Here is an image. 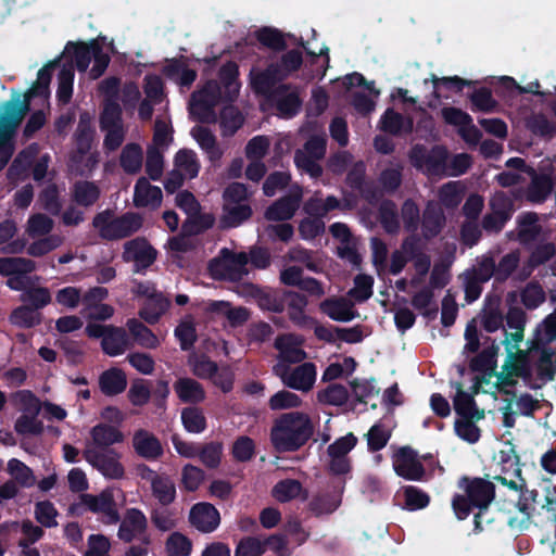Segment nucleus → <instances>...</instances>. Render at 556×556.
<instances>
[{"label": "nucleus", "mask_w": 556, "mask_h": 556, "mask_svg": "<svg viewBox=\"0 0 556 556\" xmlns=\"http://www.w3.org/2000/svg\"><path fill=\"white\" fill-rule=\"evenodd\" d=\"M167 556H189L192 552L191 540L180 532H173L166 540Z\"/></svg>", "instance_id": "774afa93"}, {"label": "nucleus", "mask_w": 556, "mask_h": 556, "mask_svg": "<svg viewBox=\"0 0 556 556\" xmlns=\"http://www.w3.org/2000/svg\"><path fill=\"white\" fill-rule=\"evenodd\" d=\"M278 376L286 387L307 392L316 381V366L311 362L303 363L294 368L285 366L278 372Z\"/></svg>", "instance_id": "4468645a"}, {"label": "nucleus", "mask_w": 556, "mask_h": 556, "mask_svg": "<svg viewBox=\"0 0 556 556\" xmlns=\"http://www.w3.org/2000/svg\"><path fill=\"white\" fill-rule=\"evenodd\" d=\"M220 101H224V91H222L217 80L210 79L201 89L192 92L190 99L191 113H194L195 109L202 112H210Z\"/></svg>", "instance_id": "a211bd4d"}, {"label": "nucleus", "mask_w": 556, "mask_h": 556, "mask_svg": "<svg viewBox=\"0 0 556 556\" xmlns=\"http://www.w3.org/2000/svg\"><path fill=\"white\" fill-rule=\"evenodd\" d=\"M463 494L455 493L451 501L453 513L457 520L467 519L475 509L490 507L496 496V486L489 479L463 476L458 480Z\"/></svg>", "instance_id": "f03ea898"}, {"label": "nucleus", "mask_w": 556, "mask_h": 556, "mask_svg": "<svg viewBox=\"0 0 556 556\" xmlns=\"http://www.w3.org/2000/svg\"><path fill=\"white\" fill-rule=\"evenodd\" d=\"M257 41L276 52L285 51L288 47L285 35L275 27L264 26L255 31Z\"/></svg>", "instance_id": "8fccbe9b"}, {"label": "nucleus", "mask_w": 556, "mask_h": 556, "mask_svg": "<svg viewBox=\"0 0 556 556\" xmlns=\"http://www.w3.org/2000/svg\"><path fill=\"white\" fill-rule=\"evenodd\" d=\"M215 218L212 214L197 213L189 214L188 218L181 226V231L185 236H197L203 233L214 226Z\"/></svg>", "instance_id": "49530a36"}, {"label": "nucleus", "mask_w": 556, "mask_h": 556, "mask_svg": "<svg viewBox=\"0 0 556 556\" xmlns=\"http://www.w3.org/2000/svg\"><path fill=\"white\" fill-rule=\"evenodd\" d=\"M302 189L296 186L290 192L271 203L265 211V218L271 222L291 219L298 211L302 200Z\"/></svg>", "instance_id": "dca6fc26"}, {"label": "nucleus", "mask_w": 556, "mask_h": 556, "mask_svg": "<svg viewBox=\"0 0 556 556\" xmlns=\"http://www.w3.org/2000/svg\"><path fill=\"white\" fill-rule=\"evenodd\" d=\"M152 495L163 506H168L176 498V486L173 479L167 475L156 477L151 484Z\"/></svg>", "instance_id": "37998d69"}, {"label": "nucleus", "mask_w": 556, "mask_h": 556, "mask_svg": "<svg viewBox=\"0 0 556 556\" xmlns=\"http://www.w3.org/2000/svg\"><path fill=\"white\" fill-rule=\"evenodd\" d=\"M143 152L140 144L130 142L123 148L119 156V164L126 174H138L141 170Z\"/></svg>", "instance_id": "58836bf2"}, {"label": "nucleus", "mask_w": 556, "mask_h": 556, "mask_svg": "<svg viewBox=\"0 0 556 556\" xmlns=\"http://www.w3.org/2000/svg\"><path fill=\"white\" fill-rule=\"evenodd\" d=\"M162 190L157 186H153L146 177H140L134 188V204L136 207L156 208L162 203Z\"/></svg>", "instance_id": "4be33fe9"}, {"label": "nucleus", "mask_w": 556, "mask_h": 556, "mask_svg": "<svg viewBox=\"0 0 556 556\" xmlns=\"http://www.w3.org/2000/svg\"><path fill=\"white\" fill-rule=\"evenodd\" d=\"M79 500V503L70 506L71 514L81 515V506H85L87 510L93 514L103 515L102 521L106 525H115L119 521L121 517L111 490L105 489L98 495L83 493Z\"/></svg>", "instance_id": "0eeeda50"}, {"label": "nucleus", "mask_w": 556, "mask_h": 556, "mask_svg": "<svg viewBox=\"0 0 556 556\" xmlns=\"http://www.w3.org/2000/svg\"><path fill=\"white\" fill-rule=\"evenodd\" d=\"M453 404L456 414L462 418H476V420L484 418V410L478 408L472 394L464 391L460 383H457V392Z\"/></svg>", "instance_id": "e433bc0d"}, {"label": "nucleus", "mask_w": 556, "mask_h": 556, "mask_svg": "<svg viewBox=\"0 0 556 556\" xmlns=\"http://www.w3.org/2000/svg\"><path fill=\"white\" fill-rule=\"evenodd\" d=\"M100 194V188L93 181L88 180L76 181L72 189L74 202L85 207L93 205L99 200Z\"/></svg>", "instance_id": "a19ab883"}, {"label": "nucleus", "mask_w": 556, "mask_h": 556, "mask_svg": "<svg viewBox=\"0 0 556 556\" xmlns=\"http://www.w3.org/2000/svg\"><path fill=\"white\" fill-rule=\"evenodd\" d=\"M464 292L467 303L477 301L482 291V285L495 279V255L492 251L476 258V265L464 271Z\"/></svg>", "instance_id": "423d86ee"}, {"label": "nucleus", "mask_w": 556, "mask_h": 556, "mask_svg": "<svg viewBox=\"0 0 556 556\" xmlns=\"http://www.w3.org/2000/svg\"><path fill=\"white\" fill-rule=\"evenodd\" d=\"M99 389L105 396L112 397L123 393L127 388V376L119 367H111L99 376Z\"/></svg>", "instance_id": "5701e85b"}, {"label": "nucleus", "mask_w": 556, "mask_h": 556, "mask_svg": "<svg viewBox=\"0 0 556 556\" xmlns=\"http://www.w3.org/2000/svg\"><path fill=\"white\" fill-rule=\"evenodd\" d=\"M170 306V301L162 292L153 298L146 300L142 307L139 309L138 315L149 325L159 323L161 317L167 312Z\"/></svg>", "instance_id": "72a5a7b5"}, {"label": "nucleus", "mask_w": 556, "mask_h": 556, "mask_svg": "<svg viewBox=\"0 0 556 556\" xmlns=\"http://www.w3.org/2000/svg\"><path fill=\"white\" fill-rule=\"evenodd\" d=\"M163 75L182 88H190L198 77L195 70L189 68L181 59H170L162 70Z\"/></svg>", "instance_id": "cd10ccee"}, {"label": "nucleus", "mask_w": 556, "mask_h": 556, "mask_svg": "<svg viewBox=\"0 0 556 556\" xmlns=\"http://www.w3.org/2000/svg\"><path fill=\"white\" fill-rule=\"evenodd\" d=\"M303 486L299 480L283 479L278 481L271 491L273 496L280 503H287L296 498Z\"/></svg>", "instance_id": "e2e57ef3"}, {"label": "nucleus", "mask_w": 556, "mask_h": 556, "mask_svg": "<svg viewBox=\"0 0 556 556\" xmlns=\"http://www.w3.org/2000/svg\"><path fill=\"white\" fill-rule=\"evenodd\" d=\"M143 224L140 214L127 212L111 219L110 211L98 213L92 219V226L99 230L102 239L114 241L128 238L136 233Z\"/></svg>", "instance_id": "39448f33"}, {"label": "nucleus", "mask_w": 556, "mask_h": 556, "mask_svg": "<svg viewBox=\"0 0 556 556\" xmlns=\"http://www.w3.org/2000/svg\"><path fill=\"white\" fill-rule=\"evenodd\" d=\"M93 138L94 128L91 124L90 116L87 112H84L79 115L78 125L74 134L76 152L80 157H84L90 152Z\"/></svg>", "instance_id": "c756f323"}, {"label": "nucleus", "mask_w": 556, "mask_h": 556, "mask_svg": "<svg viewBox=\"0 0 556 556\" xmlns=\"http://www.w3.org/2000/svg\"><path fill=\"white\" fill-rule=\"evenodd\" d=\"M402 491L404 496V508L409 511L424 509L430 503L429 494L418 486L405 485Z\"/></svg>", "instance_id": "0e129e2a"}, {"label": "nucleus", "mask_w": 556, "mask_h": 556, "mask_svg": "<svg viewBox=\"0 0 556 556\" xmlns=\"http://www.w3.org/2000/svg\"><path fill=\"white\" fill-rule=\"evenodd\" d=\"M218 78L224 88V102H233L239 96V67L236 62L228 61L218 71Z\"/></svg>", "instance_id": "a878e982"}, {"label": "nucleus", "mask_w": 556, "mask_h": 556, "mask_svg": "<svg viewBox=\"0 0 556 556\" xmlns=\"http://www.w3.org/2000/svg\"><path fill=\"white\" fill-rule=\"evenodd\" d=\"M471 111L491 113L498 106L497 101L493 98L492 91L488 87L475 89L469 94Z\"/></svg>", "instance_id": "052dcab7"}, {"label": "nucleus", "mask_w": 556, "mask_h": 556, "mask_svg": "<svg viewBox=\"0 0 556 556\" xmlns=\"http://www.w3.org/2000/svg\"><path fill=\"white\" fill-rule=\"evenodd\" d=\"M303 64V53L299 49H291L277 61L270 62L265 70L252 78L255 92H266L268 89L283 81L299 71Z\"/></svg>", "instance_id": "20e7f679"}, {"label": "nucleus", "mask_w": 556, "mask_h": 556, "mask_svg": "<svg viewBox=\"0 0 556 556\" xmlns=\"http://www.w3.org/2000/svg\"><path fill=\"white\" fill-rule=\"evenodd\" d=\"M157 252L144 237H137L124 244L122 258L134 262L136 271L150 267L156 260Z\"/></svg>", "instance_id": "2eb2a0df"}, {"label": "nucleus", "mask_w": 556, "mask_h": 556, "mask_svg": "<svg viewBox=\"0 0 556 556\" xmlns=\"http://www.w3.org/2000/svg\"><path fill=\"white\" fill-rule=\"evenodd\" d=\"M283 300L285 307H288L290 320L296 326H305L308 320V317L304 313L308 303L306 296L299 292L283 290Z\"/></svg>", "instance_id": "c9c22d12"}, {"label": "nucleus", "mask_w": 556, "mask_h": 556, "mask_svg": "<svg viewBox=\"0 0 556 556\" xmlns=\"http://www.w3.org/2000/svg\"><path fill=\"white\" fill-rule=\"evenodd\" d=\"M410 159L416 166H425L428 174L441 175L445 172L448 151L444 146H433L429 151L421 146L416 144L412 148Z\"/></svg>", "instance_id": "ddd939ff"}, {"label": "nucleus", "mask_w": 556, "mask_h": 556, "mask_svg": "<svg viewBox=\"0 0 556 556\" xmlns=\"http://www.w3.org/2000/svg\"><path fill=\"white\" fill-rule=\"evenodd\" d=\"M528 130L535 137L551 141L556 136V123L543 113H535L526 122Z\"/></svg>", "instance_id": "4c0bfd02"}, {"label": "nucleus", "mask_w": 556, "mask_h": 556, "mask_svg": "<svg viewBox=\"0 0 556 556\" xmlns=\"http://www.w3.org/2000/svg\"><path fill=\"white\" fill-rule=\"evenodd\" d=\"M248 263L249 257L247 253H236L228 249H223L222 257L213 258L208 267L213 277L238 282L249 274L247 268Z\"/></svg>", "instance_id": "6e6552de"}, {"label": "nucleus", "mask_w": 556, "mask_h": 556, "mask_svg": "<svg viewBox=\"0 0 556 556\" xmlns=\"http://www.w3.org/2000/svg\"><path fill=\"white\" fill-rule=\"evenodd\" d=\"M531 350L540 351V357L536 364L538 377L543 381L554 380L556 376V349L533 343Z\"/></svg>", "instance_id": "7c9ffc66"}, {"label": "nucleus", "mask_w": 556, "mask_h": 556, "mask_svg": "<svg viewBox=\"0 0 556 556\" xmlns=\"http://www.w3.org/2000/svg\"><path fill=\"white\" fill-rule=\"evenodd\" d=\"M445 215L441 206L434 202H428L421 219V232L426 240H431L438 237L444 225Z\"/></svg>", "instance_id": "412c9836"}, {"label": "nucleus", "mask_w": 556, "mask_h": 556, "mask_svg": "<svg viewBox=\"0 0 556 556\" xmlns=\"http://www.w3.org/2000/svg\"><path fill=\"white\" fill-rule=\"evenodd\" d=\"M100 129L124 126L123 110L118 101L104 100L99 117Z\"/></svg>", "instance_id": "4d7b16f0"}, {"label": "nucleus", "mask_w": 556, "mask_h": 556, "mask_svg": "<svg viewBox=\"0 0 556 556\" xmlns=\"http://www.w3.org/2000/svg\"><path fill=\"white\" fill-rule=\"evenodd\" d=\"M50 94L49 86L35 81L22 96L14 92L12 98L0 104V140L14 137L24 117L30 110L34 98H47Z\"/></svg>", "instance_id": "7ed1b4c3"}, {"label": "nucleus", "mask_w": 556, "mask_h": 556, "mask_svg": "<svg viewBox=\"0 0 556 556\" xmlns=\"http://www.w3.org/2000/svg\"><path fill=\"white\" fill-rule=\"evenodd\" d=\"M556 256V244L554 242H541L530 252L526 262L529 274L541 265L546 264Z\"/></svg>", "instance_id": "6e6d98bb"}, {"label": "nucleus", "mask_w": 556, "mask_h": 556, "mask_svg": "<svg viewBox=\"0 0 556 556\" xmlns=\"http://www.w3.org/2000/svg\"><path fill=\"white\" fill-rule=\"evenodd\" d=\"M189 522L198 531L202 533H211L218 528L220 523V514L211 503H197L190 509Z\"/></svg>", "instance_id": "f3484780"}, {"label": "nucleus", "mask_w": 556, "mask_h": 556, "mask_svg": "<svg viewBox=\"0 0 556 556\" xmlns=\"http://www.w3.org/2000/svg\"><path fill=\"white\" fill-rule=\"evenodd\" d=\"M532 179L528 187V200L533 203H542L552 193L554 180L547 174H531Z\"/></svg>", "instance_id": "ea45409f"}, {"label": "nucleus", "mask_w": 556, "mask_h": 556, "mask_svg": "<svg viewBox=\"0 0 556 556\" xmlns=\"http://www.w3.org/2000/svg\"><path fill=\"white\" fill-rule=\"evenodd\" d=\"M316 427L308 414L294 410L279 415L270 429L271 446L278 453L300 451L313 438Z\"/></svg>", "instance_id": "f257e3e1"}, {"label": "nucleus", "mask_w": 556, "mask_h": 556, "mask_svg": "<svg viewBox=\"0 0 556 556\" xmlns=\"http://www.w3.org/2000/svg\"><path fill=\"white\" fill-rule=\"evenodd\" d=\"M224 445L219 441L200 443L197 457L207 469H216L222 463Z\"/></svg>", "instance_id": "3c124183"}, {"label": "nucleus", "mask_w": 556, "mask_h": 556, "mask_svg": "<svg viewBox=\"0 0 556 556\" xmlns=\"http://www.w3.org/2000/svg\"><path fill=\"white\" fill-rule=\"evenodd\" d=\"M174 390L182 403L199 404L205 400V391L200 382L192 378H179L174 383Z\"/></svg>", "instance_id": "2f4dec72"}, {"label": "nucleus", "mask_w": 556, "mask_h": 556, "mask_svg": "<svg viewBox=\"0 0 556 556\" xmlns=\"http://www.w3.org/2000/svg\"><path fill=\"white\" fill-rule=\"evenodd\" d=\"M392 465L394 472L405 480H425V466L418 459L417 452L408 445L401 446L393 453Z\"/></svg>", "instance_id": "f8f14e48"}, {"label": "nucleus", "mask_w": 556, "mask_h": 556, "mask_svg": "<svg viewBox=\"0 0 556 556\" xmlns=\"http://www.w3.org/2000/svg\"><path fill=\"white\" fill-rule=\"evenodd\" d=\"M504 371H509L516 377L525 380L531 378L532 371L528 352L519 350L517 353H508L507 361L503 366Z\"/></svg>", "instance_id": "c03bdc74"}, {"label": "nucleus", "mask_w": 556, "mask_h": 556, "mask_svg": "<svg viewBox=\"0 0 556 556\" xmlns=\"http://www.w3.org/2000/svg\"><path fill=\"white\" fill-rule=\"evenodd\" d=\"M90 437L94 448L105 451L113 444L124 442V433L114 426L100 422L91 428Z\"/></svg>", "instance_id": "bb28decb"}, {"label": "nucleus", "mask_w": 556, "mask_h": 556, "mask_svg": "<svg viewBox=\"0 0 556 556\" xmlns=\"http://www.w3.org/2000/svg\"><path fill=\"white\" fill-rule=\"evenodd\" d=\"M9 320L13 326L30 329L41 324L42 316L39 312L23 304L11 312Z\"/></svg>", "instance_id": "a18cd8bd"}, {"label": "nucleus", "mask_w": 556, "mask_h": 556, "mask_svg": "<svg viewBox=\"0 0 556 556\" xmlns=\"http://www.w3.org/2000/svg\"><path fill=\"white\" fill-rule=\"evenodd\" d=\"M130 346L129 337L122 327L110 325L106 336L101 340V348L109 356L122 355Z\"/></svg>", "instance_id": "c85d7f7f"}, {"label": "nucleus", "mask_w": 556, "mask_h": 556, "mask_svg": "<svg viewBox=\"0 0 556 556\" xmlns=\"http://www.w3.org/2000/svg\"><path fill=\"white\" fill-rule=\"evenodd\" d=\"M253 215L252 206L245 203H223L222 214L219 216L220 229H232L240 227L248 222Z\"/></svg>", "instance_id": "aec40b11"}, {"label": "nucleus", "mask_w": 556, "mask_h": 556, "mask_svg": "<svg viewBox=\"0 0 556 556\" xmlns=\"http://www.w3.org/2000/svg\"><path fill=\"white\" fill-rule=\"evenodd\" d=\"M543 494L535 489H521V493L519 495V500L517 502V509L527 519H530L533 514L538 510L540 504L543 502Z\"/></svg>", "instance_id": "69168bd1"}, {"label": "nucleus", "mask_w": 556, "mask_h": 556, "mask_svg": "<svg viewBox=\"0 0 556 556\" xmlns=\"http://www.w3.org/2000/svg\"><path fill=\"white\" fill-rule=\"evenodd\" d=\"M319 309L329 318L340 323H348L358 316L352 304L342 298H328L319 304Z\"/></svg>", "instance_id": "393cba45"}, {"label": "nucleus", "mask_w": 556, "mask_h": 556, "mask_svg": "<svg viewBox=\"0 0 556 556\" xmlns=\"http://www.w3.org/2000/svg\"><path fill=\"white\" fill-rule=\"evenodd\" d=\"M380 129L392 136L407 135L413 131L414 122L412 117H405L392 108H388L381 115Z\"/></svg>", "instance_id": "b1692460"}, {"label": "nucleus", "mask_w": 556, "mask_h": 556, "mask_svg": "<svg viewBox=\"0 0 556 556\" xmlns=\"http://www.w3.org/2000/svg\"><path fill=\"white\" fill-rule=\"evenodd\" d=\"M132 447L138 456L147 460H156L164 454L160 439L146 429L135 431Z\"/></svg>", "instance_id": "6ab92c4d"}, {"label": "nucleus", "mask_w": 556, "mask_h": 556, "mask_svg": "<svg viewBox=\"0 0 556 556\" xmlns=\"http://www.w3.org/2000/svg\"><path fill=\"white\" fill-rule=\"evenodd\" d=\"M21 402L23 413L14 422V430L20 435L39 437L45 431L43 422L38 418L41 409L39 399L31 391H23Z\"/></svg>", "instance_id": "9d476101"}, {"label": "nucleus", "mask_w": 556, "mask_h": 556, "mask_svg": "<svg viewBox=\"0 0 556 556\" xmlns=\"http://www.w3.org/2000/svg\"><path fill=\"white\" fill-rule=\"evenodd\" d=\"M66 50L72 54V61L75 63L78 72H86L93 54V40L86 42H68Z\"/></svg>", "instance_id": "09e8293b"}, {"label": "nucleus", "mask_w": 556, "mask_h": 556, "mask_svg": "<svg viewBox=\"0 0 556 556\" xmlns=\"http://www.w3.org/2000/svg\"><path fill=\"white\" fill-rule=\"evenodd\" d=\"M317 399L323 404L342 406L349 400V391L343 384L331 383L317 393Z\"/></svg>", "instance_id": "338daca9"}, {"label": "nucleus", "mask_w": 556, "mask_h": 556, "mask_svg": "<svg viewBox=\"0 0 556 556\" xmlns=\"http://www.w3.org/2000/svg\"><path fill=\"white\" fill-rule=\"evenodd\" d=\"M497 354L498 346L492 343L470 359L469 369L472 372L485 374L488 377H493L497 366Z\"/></svg>", "instance_id": "f704fd0d"}, {"label": "nucleus", "mask_w": 556, "mask_h": 556, "mask_svg": "<svg viewBox=\"0 0 556 556\" xmlns=\"http://www.w3.org/2000/svg\"><path fill=\"white\" fill-rule=\"evenodd\" d=\"M378 219L387 233L395 235L400 230L396 204L392 200H383L378 208Z\"/></svg>", "instance_id": "de8ad7c7"}, {"label": "nucleus", "mask_w": 556, "mask_h": 556, "mask_svg": "<svg viewBox=\"0 0 556 556\" xmlns=\"http://www.w3.org/2000/svg\"><path fill=\"white\" fill-rule=\"evenodd\" d=\"M498 464L503 472H511L515 477L521 478L520 457L510 441L505 442L504 448L500 451Z\"/></svg>", "instance_id": "bf43d9fd"}, {"label": "nucleus", "mask_w": 556, "mask_h": 556, "mask_svg": "<svg viewBox=\"0 0 556 556\" xmlns=\"http://www.w3.org/2000/svg\"><path fill=\"white\" fill-rule=\"evenodd\" d=\"M126 326L134 340L142 348L156 349L160 344L157 337L144 324L136 318L127 320Z\"/></svg>", "instance_id": "79ce46f5"}, {"label": "nucleus", "mask_w": 556, "mask_h": 556, "mask_svg": "<svg viewBox=\"0 0 556 556\" xmlns=\"http://www.w3.org/2000/svg\"><path fill=\"white\" fill-rule=\"evenodd\" d=\"M84 459L94 469L109 479H122L125 469L121 459V454L114 448L100 451L94 447H87L83 451Z\"/></svg>", "instance_id": "9b49d317"}, {"label": "nucleus", "mask_w": 556, "mask_h": 556, "mask_svg": "<svg viewBox=\"0 0 556 556\" xmlns=\"http://www.w3.org/2000/svg\"><path fill=\"white\" fill-rule=\"evenodd\" d=\"M191 135L200 148L206 153L212 163H216L222 159L224 152L218 146L217 139L210 128L195 126L192 128Z\"/></svg>", "instance_id": "473e14b6"}, {"label": "nucleus", "mask_w": 556, "mask_h": 556, "mask_svg": "<svg viewBox=\"0 0 556 556\" xmlns=\"http://www.w3.org/2000/svg\"><path fill=\"white\" fill-rule=\"evenodd\" d=\"M341 504V498L333 493L314 496L308 503V509L316 516L332 514Z\"/></svg>", "instance_id": "680f3d73"}, {"label": "nucleus", "mask_w": 556, "mask_h": 556, "mask_svg": "<svg viewBox=\"0 0 556 556\" xmlns=\"http://www.w3.org/2000/svg\"><path fill=\"white\" fill-rule=\"evenodd\" d=\"M36 269V263L25 257H0V275L3 277L15 274H30Z\"/></svg>", "instance_id": "5fc2aeb1"}, {"label": "nucleus", "mask_w": 556, "mask_h": 556, "mask_svg": "<svg viewBox=\"0 0 556 556\" xmlns=\"http://www.w3.org/2000/svg\"><path fill=\"white\" fill-rule=\"evenodd\" d=\"M520 264V251L513 250L495 261V282L504 283L515 273Z\"/></svg>", "instance_id": "603ef678"}, {"label": "nucleus", "mask_w": 556, "mask_h": 556, "mask_svg": "<svg viewBox=\"0 0 556 556\" xmlns=\"http://www.w3.org/2000/svg\"><path fill=\"white\" fill-rule=\"evenodd\" d=\"M20 300L28 307L39 312L51 303L52 296L49 288L37 286L28 287V289L21 294Z\"/></svg>", "instance_id": "864d4df0"}, {"label": "nucleus", "mask_w": 556, "mask_h": 556, "mask_svg": "<svg viewBox=\"0 0 556 556\" xmlns=\"http://www.w3.org/2000/svg\"><path fill=\"white\" fill-rule=\"evenodd\" d=\"M267 98L268 102L275 106L277 114L282 118H292L299 114L302 108V99L298 87L291 84L275 85L266 92H257Z\"/></svg>", "instance_id": "1a4fd4ad"}, {"label": "nucleus", "mask_w": 556, "mask_h": 556, "mask_svg": "<svg viewBox=\"0 0 556 556\" xmlns=\"http://www.w3.org/2000/svg\"><path fill=\"white\" fill-rule=\"evenodd\" d=\"M181 422L189 433H201L206 427V418L203 410L197 406H187L181 410Z\"/></svg>", "instance_id": "13d9d810"}]
</instances>
